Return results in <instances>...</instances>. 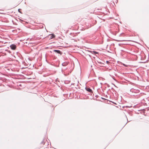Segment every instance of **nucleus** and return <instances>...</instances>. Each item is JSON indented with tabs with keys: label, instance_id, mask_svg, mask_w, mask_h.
<instances>
[{
	"label": "nucleus",
	"instance_id": "4",
	"mask_svg": "<svg viewBox=\"0 0 149 149\" xmlns=\"http://www.w3.org/2000/svg\"><path fill=\"white\" fill-rule=\"evenodd\" d=\"M68 64V63L67 62H64L62 63V65L63 66H65Z\"/></svg>",
	"mask_w": 149,
	"mask_h": 149
},
{
	"label": "nucleus",
	"instance_id": "5",
	"mask_svg": "<svg viewBox=\"0 0 149 149\" xmlns=\"http://www.w3.org/2000/svg\"><path fill=\"white\" fill-rule=\"evenodd\" d=\"M55 37V36L54 34H52L51 35L50 38L52 39Z\"/></svg>",
	"mask_w": 149,
	"mask_h": 149
},
{
	"label": "nucleus",
	"instance_id": "2",
	"mask_svg": "<svg viewBox=\"0 0 149 149\" xmlns=\"http://www.w3.org/2000/svg\"><path fill=\"white\" fill-rule=\"evenodd\" d=\"M85 89L87 91H88L90 93L92 92V90L89 88H86Z\"/></svg>",
	"mask_w": 149,
	"mask_h": 149
},
{
	"label": "nucleus",
	"instance_id": "6",
	"mask_svg": "<svg viewBox=\"0 0 149 149\" xmlns=\"http://www.w3.org/2000/svg\"><path fill=\"white\" fill-rule=\"evenodd\" d=\"M93 53H94L95 54H97L98 53V52H96L95 51H93Z\"/></svg>",
	"mask_w": 149,
	"mask_h": 149
},
{
	"label": "nucleus",
	"instance_id": "1",
	"mask_svg": "<svg viewBox=\"0 0 149 149\" xmlns=\"http://www.w3.org/2000/svg\"><path fill=\"white\" fill-rule=\"evenodd\" d=\"M11 49L13 50H15L16 48V46L14 45H12L10 46Z\"/></svg>",
	"mask_w": 149,
	"mask_h": 149
},
{
	"label": "nucleus",
	"instance_id": "3",
	"mask_svg": "<svg viewBox=\"0 0 149 149\" xmlns=\"http://www.w3.org/2000/svg\"><path fill=\"white\" fill-rule=\"evenodd\" d=\"M54 52H56L58 54H61V52L60 50H54Z\"/></svg>",
	"mask_w": 149,
	"mask_h": 149
},
{
	"label": "nucleus",
	"instance_id": "7",
	"mask_svg": "<svg viewBox=\"0 0 149 149\" xmlns=\"http://www.w3.org/2000/svg\"><path fill=\"white\" fill-rule=\"evenodd\" d=\"M41 144H42V143H43V144H44V140H43V141L41 142Z\"/></svg>",
	"mask_w": 149,
	"mask_h": 149
},
{
	"label": "nucleus",
	"instance_id": "8",
	"mask_svg": "<svg viewBox=\"0 0 149 149\" xmlns=\"http://www.w3.org/2000/svg\"><path fill=\"white\" fill-rule=\"evenodd\" d=\"M19 10H20V9H18V11H19Z\"/></svg>",
	"mask_w": 149,
	"mask_h": 149
}]
</instances>
